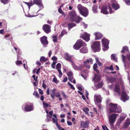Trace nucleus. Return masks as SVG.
Here are the masks:
<instances>
[{
  "mask_svg": "<svg viewBox=\"0 0 130 130\" xmlns=\"http://www.w3.org/2000/svg\"><path fill=\"white\" fill-rule=\"evenodd\" d=\"M111 58L113 60H116V56L114 54H112L111 55Z\"/></svg>",
  "mask_w": 130,
  "mask_h": 130,
  "instance_id": "50",
  "label": "nucleus"
},
{
  "mask_svg": "<svg viewBox=\"0 0 130 130\" xmlns=\"http://www.w3.org/2000/svg\"><path fill=\"white\" fill-rule=\"evenodd\" d=\"M98 7L97 5H94L92 7V10L94 13H96L97 12Z\"/></svg>",
  "mask_w": 130,
  "mask_h": 130,
  "instance_id": "29",
  "label": "nucleus"
},
{
  "mask_svg": "<svg viewBox=\"0 0 130 130\" xmlns=\"http://www.w3.org/2000/svg\"><path fill=\"white\" fill-rule=\"evenodd\" d=\"M62 5H61V6H60V7H59V8L58 9V11L60 13H61V14H63V11H62L61 8V7L62 6Z\"/></svg>",
  "mask_w": 130,
  "mask_h": 130,
  "instance_id": "40",
  "label": "nucleus"
},
{
  "mask_svg": "<svg viewBox=\"0 0 130 130\" xmlns=\"http://www.w3.org/2000/svg\"><path fill=\"white\" fill-rule=\"evenodd\" d=\"M93 70L94 71H95L97 73H99V71L97 69L98 67V66L97 64H94L93 66Z\"/></svg>",
  "mask_w": 130,
  "mask_h": 130,
  "instance_id": "28",
  "label": "nucleus"
},
{
  "mask_svg": "<svg viewBox=\"0 0 130 130\" xmlns=\"http://www.w3.org/2000/svg\"><path fill=\"white\" fill-rule=\"evenodd\" d=\"M93 79L95 82L100 81L101 80L100 76L99 75L95 74Z\"/></svg>",
  "mask_w": 130,
  "mask_h": 130,
  "instance_id": "19",
  "label": "nucleus"
},
{
  "mask_svg": "<svg viewBox=\"0 0 130 130\" xmlns=\"http://www.w3.org/2000/svg\"><path fill=\"white\" fill-rule=\"evenodd\" d=\"M117 114L113 113L110 115L109 117V122L111 125L113 124L117 118Z\"/></svg>",
  "mask_w": 130,
  "mask_h": 130,
  "instance_id": "8",
  "label": "nucleus"
},
{
  "mask_svg": "<svg viewBox=\"0 0 130 130\" xmlns=\"http://www.w3.org/2000/svg\"><path fill=\"white\" fill-rule=\"evenodd\" d=\"M102 127L103 130H106V129H107V127L106 126H104L102 125Z\"/></svg>",
  "mask_w": 130,
  "mask_h": 130,
  "instance_id": "64",
  "label": "nucleus"
},
{
  "mask_svg": "<svg viewBox=\"0 0 130 130\" xmlns=\"http://www.w3.org/2000/svg\"><path fill=\"white\" fill-rule=\"evenodd\" d=\"M22 63V62L20 60H18L16 61V64L17 65H20Z\"/></svg>",
  "mask_w": 130,
  "mask_h": 130,
  "instance_id": "53",
  "label": "nucleus"
},
{
  "mask_svg": "<svg viewBox=\"0 0 130 130\" xmlns=\"http://www.w3.org/2000/svg\"><path fill=\"white\" fill-rule=\"evenodd\" d=\"M100 41H96L93 43L91 47L94 51L99 52L100 50Z\"/></svg>",
  "mask_w": 130,
  "mask_h": 130,
  "instance_id": "5",
  "label": "nucleus"
},
{
  "mask_svg": "<svg viewBox=\"0 0 130 130\" xmlns=\"http://www.w3.org/2000/svg\"><path fill=\"white\" fill-rule=\"evenodd\" d=\"M84 111L87 114H88L89 109L87 107H85L83 109Z\"/></svg>",
  "mask_w": 130,
  "mask_h": 130,
  "instance_id": "32",
  "label": "nucleus"
},
{
  "mask_svg": "<svg viewBox=\"0 0 130 130\" xmlns=\"http://www.w3.org/2000/svg\"><path fill=\"white\" fill-rule=\"evenodd\" d=\"M115 91L119 95H120V86L119 83H116V84Z\"/></svg>",
  "mask_w": 130,
  "mask_h": 130,
  "instance_id": "18",
  "label": "nucleus"
},
{
  "mask_svg": "<svg viewBox=\"0 0 130 130\" xmlns=\"http://www.w3.org/2000/svg\"><path fill=\"white\" fill-rule=\"evenodd\" d=\"M106 69L109 70L111 71H113L114 70L112 65H111L110 67H108L106 68Z\"/></svg>",
  "mask_w": 130,
  "mask_h": 130,
  "instance_id": "34",
  "label": "nucleus"
},
{
  "mask_svg": "<svg viewBox=\"0 0 130 130\" xmlns=\"http://www.w3.org/2000/svg\"><path fill=\"white\" fill-rule=\"evenodd\" d=\"M56 90L55 88L50 90V95L52 99L55 98Z\"/></svg>",
  "mask_w": 130,
  "mask_h": 130,
  "instance_id": "20",
  "label": "nucleus"
},
{
  "mask_svg": "<svg viewBox=\"0 0 130 130\" xmlns=\"http://www.w3.org/2000/svg\"><path fill=\"white\" fill-rule=\"evenodd\" d=\"M35 75H34L32 76V77L34 78V80H35L36 82H37V79L38 77V76H37L35 78Z\"/></svg>",
  "mask_w": 130,
  "mask_h": 130,
  "instance_id": "51",
  "label": "nucleus"
},
{
  "mask_svg": "<svg viewBox=\"0 0 130 130\" xmlns=\"http://www.w3.org/2000/svg\"><path fill=\"white\" fill-rule=\"evenodd\" d=\"M90 36L89 34L85 32L84 33L81 34L80 37L86 41L87 42L90 40Z\"/></svg>",
  "mask_w": 130,
  "mask_h": 130,
  "instance_id": "7",
  "label": "nucleus"
},
{
  "mask_svg": "<svg viewBox=\"0 0 130 130\" xmlns=\"http://www.w3.org/2000/svg\"><path fill=\"white\" fill-rule=\"evenodd\" d=\"M53 41L54 42H56L57 41V36H53Z\"/></svg>",
  "mask_w": 130,
  "mask_h": 130,
  "instance_id": "46",
  "label": "nucleus"
},
{
  "mask_svg": "<svg viewBox=\"0 0 130 130\" xmlns=\"http://www.w3.org/2000/svg\"><path fill=\"white\" fill-rule=\"evenodd\" d=\"M1 2L4 4H7L8 3L9 0H0Z\"/></svg>",
  "mask_w": 130,
  "mask_h": 130,
  "instance_id": "35",
  "label": "nucleus"
},
{
  "mask_svg": "<svg viewBox=\"0 0 130 130\" xmlns=\"http://www.w3.org/2000/svg\"><path fill=\"white\" fill-rule=\"evenodd\" d=\"M33 95L37 98H38L39 96V95L38 94V93L37 92H35L33 93Z\"/></svg>",
  "mask_w": 130,
  "mask_h": 130,
  "instance_id": "45",
  "label": "nucleus"
},
{
  "mask_svg": "<svg viewBox=\"0 0 130 130\" xmlns=\"http://www.w3.org/2000/svg\"><path fill=\"white\" fill-rule=\"evenodd\" d=\"M82 69V67L80 66L79 67H77L75 70L81 71Z\"/></svg>",
  "mask_w": 130,
  "mask_h": 130,
  "instance_id": "54",
  "label": "nucleus"
},
{
  "mask_svg": "<svg viewBox=\"0 0 130 130\" xmlns=\"http://www.w3.org/2000/svg\"><path fill=\"white\" fill-rule=\"evenodd\" d=\"M94 35L95 36V40H100L103 37V36L102 34L98 32L94 33Z\"/></svg>",
  "mask_w": 130,
  "mask_h": 130,
  "instance_id": "13",
  "label": "nucleus"
},
{
  "mask_svg": "<svg viewBox=\"0 0 130 130\" xmlns=\"http://www.w3.org/2000/svg\"><path fill=\"white\" fill-rule=\"evenodd\" d=\"M42 87L44 89H46V85L44 83V80L43 81Z\"/></svg>",
  "mask_w": 130,
  "mask_h": 130,
  "instance_id": "55",
  "label": "nucleus"
},
{
  "mask_svg": "<svg viewBox=\"0 0 130 130\" xmlns=\"http://www.w3.org/2000/svg\"><path fill=\"white\" fill-rule=\"evenodd\" d=\"M103 85L102 83H100L97 85V86L99 88H102Z\"/></svg>",
  "mask_w": 130,
  "mask_h": 130,
  "instance_id": "39",
  "label": "nucleus"
},
{
  "mask_svg": "<svg viewBox=\"0 0 130 130\" xmlns=\"http://www.w3.org/2000/svg\"><path fill=\"white\" fill-rule=\"evenodd\" d=\"M68 20L69 21H75L77 23H79L82 18L79 16L77 17L75 12L73 11L70 12L69 13Z\"/></svg>",
  "mask_w": 130,
  "mask_h": 130,
  "instance_id": "1",
  "label": "nucleus"
},
{
  "mask_svg": "<svg viewBox=\"0 0 130 130\" xmlns=\"http://www.w3.org/2000/svg\"><path fill=\"white\" fill-rule=\"evenodd\" d=\"M56 62L54 61L53 62L52 64H51V66L52 68H55V64Z\"/></svg>",
  "mask_w": 130,
  "mask_h": 130,
  "instance_id": "52",
  "label": "nucleus"
},
{
  "mask_svg": "<svg viewBox=\"0 0 130 130\" xmlns=\"http://www.w3.org/2000/svg\"><path fill=\"white\" fill-rule=\"evenodd\" d=\"M76 25L74 23H69L68 24V29L69 30H70L72 28Z\"/></svg>",
  "mask_w": 130,
  "mask_h": 130,
  "instance_id": "22",
  "label": "nucleus"
},
{
  "mask_svg": "<svg viewBox=\"0 0 130 130\" xmlns=\"http://www.w3.org/2000/svg\"><path fill=\"white\" fill-rule=\"evenodd\" d=\"M38 91L40 94H43V91L40 89H39Z\"/></svg>",
  "mask_w": 130,
  "mask_h": 130,
  "instance_id": "57",
  "label": "nucleus"
},
{
  "mask_svg": "<svg viewBox=\"0 0 130 130\" xmlns=\"http://www.w3.org/2000/svg\"><path fill=\"white\" fill-rule=\"evenodd\" d=\"M123 1L127 5H130V0H123Z\"/></svg>",
  "mask_w": 130,
  "mask_h": 130,
  "instance_id": "41",
  "label": "nucleus"
},
{
  "mask_svg": "<svg viewBox=\"0 0 130 130\" xmlns=\"http://www.w3.org/2000/svg\"><path fill=\"white\" fill-rule=\"evenodd\" d=\"M33 2L34 4H36L39 6L41 4L42 0H33Z\"/></svg>",
  "mask_w": 130,
  "mask_h": 130,
  "instance_id": "25",
  "label": "nucleus"
},
{
  "mask_svg": "<svg viewBox=\"0 0 130 130\" xmlns=\"http://www.w3.org/2000/svg\"><path fill=\"white\" fill-rule=\"evenodd\" d=\"M122 57L123 59V61L124 62H125V56L124 55H122Z\"/></svg>",
  "mask_w": 130,
  "mask_h": 130,
  "instance_id": "62",
  "label": "nucleus"
},
{
  "mask_svg": "<svg viewBox=\"0 0 130 130\" xmlns=\"http://www.w3.org/2000/svg\"><path fill=\"white\" fill-rule=\"evenodd\" d=\"M126 57L128 61H130V54H129L128 55H127L126 56Z\"/></svg>",
  "mask_w": 130,
  "mask_h": 130,
  "instance_id": "61",
  "label": "nucleus"
},
{
  "mask_svg": "<svg viewBox=\"0 0 130 130\" xmlns=\"http://www.w3.org/2000/svg\"><path fill=\"white\" fill-rule=\"evenodd\" d=\"M72 63V66L73 68L75 70L76 69L77 66L75 64L74 62L72 61V62H71Z\"/></svg>",
  "mask_w": 130,
  "mask_h": 130,
  "instance_id": "49",
  "label": "nucleus"
},
{
  "mask_svg": "<svg viewBox=\"0 0 130 130\" xmlns=\"http://www.w3.org/2000/svg\"><path fill=\"white\" fill-rule=\"evenodd\" d=\"M67 75L68 77H71L72 76L73 73L71 71H69L68 72Z\"/></svg>",
  "mask_w": 130,
  "mask_h": 130,
  "instance_id": "38",
  "label": "nucleus"
},
{
  "mask_svg": "<svg viewBox=\"0 0 130 130\" xmlns=\"http://www.w3.org/2000/svg\"><path fill=\"white\" fill-rule=\"evenodd\" d=\"M68 85L73 90L75 89V88L74 87L73 85L71 84L69 82H68Z\"/></svg>",
  "mask_w": 130,
  "mask_h": 130,
  "instance_id": "44",
  "label": "nucleus"
},
{
  "mask_svg": "<svg viewBox=\"0 0 130 130\" xmlns=\"http://www.w3.org/2000/svg\"><path fill=\"white\" fill-rule=\"evenodd\" d=\"M130 125V119L127 118L123 126V128L126 129L127 128L129 125Z\"/></svg>",
  "mask_w": 130,
  "mask_h": 130,
  "instance_id": "15",
  "label": "nucleus"
},
{
  "mask_svg": "<svg viewBox=\"0 0 130 130\" xmlns=\"http://www.w3.org/2000/svg\"><path fill=\"white\" fill-rule=\"evenodd\" d=\"M94 100L95 102L97 103H101V96L100 95H95Z\"/></svg>",
  "mask_w": 130,
  "mask_h": 130,
  "instance_id": "16",
  "label": "nucleus"
},
{
  "mask_svg": "<svg viewBox=\"0 0 130 130\" xmlns=\"http://www.w3.org/2000/svg\"><path fill=\"white\" fill-rule=\"evenodd\" d=\"M84 66L87 68L89 69L90 66L89 65V61L87 60L86 61H84L83 62Z\"/></svg>",
  "mask_w": 130,
  "mask_h": 130,
  "instance_id": "24",
  "label": "nucleus"
},
{
  "mask_svg": "<svg viewBox=\"0 0 130 130\" xmlns=\"http://www.w3.org/2000/svg\"><path fill=\"white\" fill-rule=\"evenodd\" d=\"M111 5L113 8L116 10L120 8L119 5L117 3H112L111 4Z\"/></svg>",
  "mask_w": 130,
  "mask_h": 130,
  "instance_id": "21",
  "label": "nucleus"
},
{
  "mask_svg": "<svg viewBox=\"0 0 130 130\" xmlns=\"http://www.w3.org/2000/svg\"><path fill=\"white\" fill-rule=\"evenodd\" d=\"M129 97L127 94L126 92L124 91H123L121 95V99L123 102H125L129 99Z\"/></svg>",
  "mask_w": 130,
  "mask_h": 130,
  "instance_id": "10",
  "label": "nucleus"
},
{
  "mask_svg": "<svg viewBox=\"0 0 130 130\" xmlns=\"http://www.w3.org/2000/svg\"><path fill=\"white\" fill-rule=\"evenodd\" d=\"M87 126V122H85L83 123V128H85Z\"/></svg>",
  "mask_w": 130,
  "mask_h": 130,
  "instance_id": "37",
  "label": "nucleus"
},
{
  "mask_svg": "<svg viewBox=\"0 0 130 130\" xmlns=\"http://www.w3.org/2000/svg\"><path fill=\"white\" fill-rule=\"evenodd\" d=\"M67 123L68 125L69 126H70L72 124V123L71 122L69 121H67Z\"/></svg>",
  "mask_w": 130,
  "mask_h": 130,
  "instance_id": "63",
  "label": "nucleus"
},
{
  "mask_svg": "<svg viewBox=\"0 0 130 130\" xmlns=\"http://www.w3.org/2000/svg\"><path fill=\"white\" fill-rule=\"evenodd\" d=\"M77 8L79 10L80 13L82 15L85 16H87L88 14V11L87 9L80 4H79Z\"/></svg>",
  "mask_w": 130,
  "mask_h": 130,
  "instance_id": "3",
  "label": "nucleus"
},
{
  "mask_svg": "<svg viewBox=\"0 0 130 130\" xmlns=\"http://www.w3.org/2000/svg\"><path fill=\"white\" fill-rule=\"evenodd\" d=\"M55 96L57 98L60 97L61 96V95L60 94L59 92L56 93Z\"/></svg>",
  "mask_w": 130,
  "mask_h": 130,
  "instance_id": "47",
  "label": "nucleus"
},
{
  "mask_svg": "<svg viewBox=\"0 0 130 130\" xmlns=\"http://www.w3.org/2000/svg\"><path fill=\"white\" fill-rule=\"evenodd\" d=\"M57 70L59 73V77H60L62 75V73L61 72V70L60 69H58Z\"/></svg>",
  "mask_w": 130,
  "mask_h": 130,
  "instance_id": "42",
  "label": "nucleus"
},
{
  "mask_svg": "<svg viewBox=\"0 0 130 130\" xmlns=\"http://www.w3.org/2000/svg\"><path fill=\"white\" fill-rule=\"evenodd\" d=\"M25 3L29 7H30L31 6H32L34 5V4L31 2L30 3L25 2Z\"/></svg>",
  "mask_w": 130,
  "mask_h": 130,
  "instance_id": "33",
  "label": "nucleus"
},
{
  "mask_svg": "<svg viewBox=\"0 0 130 130\" xmlns=\"http://www.w3.org/2000/svg\"><path fill=\"white\" fill-rule=\"evenodd\" d=\"M52 60L54 61H56L57 59V58L56 56H53L52 58Z\"/></svg>",
  "mask_w": 130,
  "mask_h": 130,
  "instance_id": "58",
  "label": "nucleus"
},
{
  "mask_svg": "<svg viewBox=\"0 0 130 130\" xmlns=\"http://www.w3.org/2000/svg\"><path fill=\"white\" fill-rule=\"evenodd\" d=\"M61 64L60 63H59L57 64L56 66L57 69V70L60 69L61 68Z\"/></svg>",
  "mask_w": 130,
  "mask_h": 130,
  "instance_id": "43",
  "label": "nucleus"
},
{
  "mask_svg": "<svg viewBox=\"0 0 130 130\" xmlns=\"http://www.w3.org/2000/svg\"><path fill=\"white\" fill-rule=\"evenodd\" d=\"M79 51L81 53H87L88 52V50L87 47H83L81 48Z\"/></svg>",
  "mask_w": 130,
  "mask_h": 130,
  "instance_id": "23",
  "label": "nucleus"
},
{
  "mask_svg": "<svg viewBox=\"0 0 130 130\" xmlns=\"http://www.w3.org/2000/svg\"><path fill=\"white\" fill-rule=\"evenodd\" d=\"M43 105L46 107H47L48 106V105L46 103H44L43 102Z\"/></svg>",
  "mask_w": 130,
  "mask_h": 130,
  "instance_id": "56",
  "label": "nucleus"
},
{
  "mask_svg": "<svg viewBox=\"0 0 130 130\" xmlns=\"http://www.w3.org/2000/svg\"><path fill=\"white\" fill-rule=\"evenodd\" d=\"M41 62H46L48 61V59L45 58L44 56H41L40 58V60Z\"/></svg>",
  "mask_w": 130,
  "mask_h": 130,
  "instance_id": "30",
  "label": "nucleus"
},
{
  "mask_svg": "<svg viewBox=\"0 0 130 130\" xmlns=\"http://www.w3.org/2000/svg\"><path fill=\"white\" fill-rule=\"evenodd\" d=\"M53 116L54 117V118H52L53 122L54 123H55L56 122H57V116L55 114L53 115Z\"/></svg>",
  "mask_w": 130,
  "mask_h": 130,
  "instance_id": "31",
  "label": "nucleus"
},
{
  "mask_svg": "<svg viewBox=\"0 0 130 130\" xmlns=\"http://www.w3.org/2000/svg\"><path fill=\"white\" fill-rule=\"evenodd\" d=\"M62 95L63 96V97H64V98H67V96H66V94H65V93H64V92H62Z\"/></svg>",
  "mask_w": 130,
  "mask_h": 130,
  "instance_id": "60",
  "label": "nucleus"
},
{
  "mask_svg": "<svg viewBox=\"0 0 130 130\" xmlns=\"http://www.w3.org/2000/svg\"><path fill=\"white\" fill-rule=\"evenodd\" d=\"M125 117L124 116H122L118 120L117 123L119 124H121L123 121L125 119Z\"/></svg>",
  "mask_w": 130,
  "mask_h": 130,
  "instance_id": "27",
  "label": "nucleus"
},
{
  "mask_svg": "<svg viewBox=\"0 0 130 130\" xmlns=\"http://www.w3.org/2000/svg\"><path fill=\"white\" fill-rule=\"evenodd\" d=\"M72 56L69 55L68 53H66L64 55V58L67 61H69L71 62H72Z\"/></svg>",
  "mask_w": 130,
  "mask_h": 130,
  "instance_id": "17",
  "label": "nucleus"
},
{
  "mask_svg": "<svg viewBox=\"0 0 130 130\" xmlns=\"http://www.w3.org/2000/svg\"><path fill=\"white\" fill-rule=\"evenodd\" d=\"M101 12L105 14H108L109 13V12L107 10V6L104 5L102 6L101 9Z\"/></svg>",
  "mask_w": 130,
  "mask_h": 130,
  "instance_id": "14",
  "label": "nucleus"
},
{
  "mask_svg": "<svg viewBox=\"0 0 130 130\" xmlns=\"http://www.w3.org/2000/svg\"><path fill=\"white\" fill-rule=\"evenodd\" d=\"M102 46L104 47L103 50L104 51L107 50L109 48V40L105 38H103L101 40Z\"/></svg>",
  "mask_w": 130,
  "mask_h": 130,
  "instance_id": "6",
  "label": "nucleus"
},
{
  "mask_svg": "<svg viewBox=\"0 0 130 130\" xmlns=\"http://www.w3.org/2000/svg\"><path fill=\"white\" fill-rule=\"evenodd\" d=\"M53 81L56 84L58 83V82H57V80L55 77L53 78Z\"/></svg>",
  "mask_w": 130,
  "mask_h": 130,
  "instance_id": "48",
  "label": "nucleus"
},
{
  "mask_svg": "<svg viewBox=\"0 0 130 130\" xmlns=\"http://www.w3.org/2000/svg\"><path fill=\"white\" fill-rule=\"evenodd\" d=\"M121 52L122 53H125V52L128 53L129 50L128 47L126 46L123 47L121 51Z\"/></svg>",
  "mask_w": 130,
  "mask_h": 130,
  "instance_id": "26",
  "label": "nucleus"
},
{
  "mask_svg": "<svg viewBox=\"0 0 130 130\" xmlns=\"http://www.w3.org/2000/svg\"><path fill=\"white\" fill-rule=\"evenodd\" d=\"M118 104L112 103H109V112L110 113H120L122 111L120 107L117 106Z\"/></svg>",
  "mask_w": 130,
  "mask_h": 130,
  "instance_id": "2",
  "label": "nucleus"
},
{
  "mask_svg": "<svg viewBox=\"0 0 130 130\" xmlns=\"http://www.w3.org/2000/svg\"><path fill=\"white\" fill-rule=\"evenodd\" d=\"M67 32H66V31L65 29L61 31L60 34L61 37H62L64 35L66 34Z\"/></svg>",
  "mask_w": 130,
  "mask_h": 130,
  "instance_id": "36",
  "label": "nucleus"
},
{
  "mask_svg": "<svg viewBox=\"0 0 130 130\" xmlns=\"http://www.w3.org/2000/svg\"><path fill=\"white\" fill-rule=\"evenodd\" d=\"M86 43L81 40H78L73 46L74 48L76 50H78L83 46H86Z\"/></svg>",
  "mask_w": 130,
  "mask_h": 130,
  "instance_id": "4",
  "label": "nucleus"
},
{
  "mask_svg": "<svg viewBox=\"0 0 130 130\" xmlns=\"http://www.w3.org/2000/svg\"><path fill=\"white\" fill-rule=\"evenodd\" d=\"M40 40L41 43L44 45H46L48 44L47 38L45 36H43L41 37L40 38Z\"/></svg>",
  "mask_w": 130,
  "mask_h": 130,
  "instance_id": "12",
  "label": "nucleus"
},
{
  "mask_svg": "<svg viewBox=\"0 0 130 130\" xmlns=\"http://www.w3.org/2000/svg\"><path fill=\"white\" fill-rule=\"evenodd\" d=\"M34 109L33 104L31 103H27L24 108V110L26 111H30Z\"/></svg>",
  "mask_w": 130,
  "mask_h": 130,
  "instance_id": "9",
  "label": "nucleus"
},
{
  "mask_svg": "<svg viewBox=\"0 0 130 130\" xmlns=\"http://www.w3.org/2000/svg\"><path fill=\"white\" fill-rule=\"evenodd\" d=\"M51 26L48 24H45L42 27V29L46 33L48 34L51 31Z\"/></svg>",
  "mask_w": 130,
  "mask_h": 130,
  "instance_id": "11",
  "label": "nucleus"
},
{
  "mask_svg": "<svg viewBox=\"0 0 130 130\" xmlns=\"http://www.w3.org/2000/svg\"><path fill=\"white\" fill-rule=\"evenodd\" d=\"M68 79L71 82H72V79H73V76L71 77H69L68 78Z\"/></svg>",
  "mask_w": 130,
  "mask_h": 130,
  "instance_id": "59",
  "label": "nucleus"
}]
</instances>
